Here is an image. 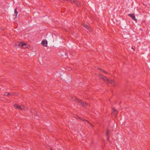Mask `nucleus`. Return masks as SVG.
I'll list each match as a JSON object with an SVG mask.
<instances>
[{
    "label": "nucleus",
    "instance_id": "obj_12",
    "mask_svg": "<svg viewBox=\"0 0 150 150\" xmlns=\"http://www.w3.org/2000/svg\"><path fill=\"white\" fill-rule=\"evenodd\" d=\"M98 69H99L100 70V71L102 72H103L107 74V73L106 71H104L100 68H98Z\"/></svg>",
    "mask_w": 150,
    "mask_h": 150
},
{
    "label": "nucleus",
    "instance_id": "obj_14",
    "mask_svg": "<svg viewBox=\"0 0 150 150\" xmlns=\"http://www.w3.org/2000/svg\"><path fill=\"white\" fill-rule=\"evenodd\" d=\"M14 107L15 108L18 109L19 105L17 104H15L14 105Z\"/></svg>",
    "mask_w": 150,
    "mask_h": 150
},
{
    "label": "nucleus",
    "instance_id": "obj_10",
    "mask_svg": "<svg viewBox=\"0 0 150 150\" xmlns=\"http://www.w3.org/2000/svg\"><path fill=\"white\" fill-rule=\"evenodd\" d=\"M75 4H76V5L78 6H79L80 5V2L76 1V3H75Z\"/></svg>",
    "mask_w": 150,
    "mask_h": 150
},
{
    "label": "nucleus",
    "instance_id": "obj_20",
    "mask_svg": "<svg viewBox=\"0 0 150 150\" xmlns=\"http://www.w3.org/2000/svg\"><path fill=\"white\" fill-rule=\"evenodd\" d=\"M149 96L150 97V93H149Z\"/></svg>",
    "mask_w": 150,
    "mask_h": 150
},
{
    "label": "nucleus",
    "instance_id": "obj_19",
    "mask_svg": "<svg viewBox=\"0 0 150 150\" xmlns=\"http://www.w3.org/2000/svg\"><path fill=\"white\" fill-rule=\"evenodd\" d=\"M71 69H68V70L69 71H70Z\"/></svg>",
    "mask_w": 150,
    "mask_h": 150
},
{
    "label": "nucleus",
    "instance_id": "obj_1",
    "mask_svg": "<svg viewBox=\"0 0 150 150\" xmlns=\"http://www.w3.org/2000/svg\"><path fill=\"white\" fill-rule=\"evenodd\" d=\"M70 99L71 100H74L76 102H78L83 106L87 105L86 103L75 97H71L70 98Z\"/></svg>",
    "mask_w": 150,
    "mask_h": 150
},
{
    "label": "nucleus",
    "instance_id": "obj_5",
    "mask_svg": "<svg viewBox=\"0 0 150 150\" xmlns=\"http://www.w3.org/2000/svg\"><path fill=\"white\" fill-rule=\"evenodd\" d=\"M22 42H17L15 46L17 47L21 48Z\"/></svg>",
    "mask_w": 150,
    "mask_h": 150
},
{
    "label": "nucleus",
    "instance_id": "obj_17",
    "mask_svg": "<svg viewBox=\"0 0 150 150\" xmlns=\"http://www.w3.org/2000/svg\"><path fill=\"white\" fill-rule=\"evenodd\" d=\"M10 94H9V93H7V94H6V93L4 95H5V96H7L8 95H10ZM11 94H10V95H11Z\"/></svg>",
    "mask_w": 150,
    "mask_h": 150
},
{
    "label": "nucleus",
    "instance_id": "obj_9",
    "mask_svg": "<svg viewBox=\"0 0 150 150\" xmlns=\"http://www.w3.org/2000/svg\"><path fill=\"white\" fill-rule=\"evenodd\" d=\"M108 82L111 84H113L114 83V81L113 80L108 79Z\"/></svg>",
    "mask_w": 150,
    "mask_h": 150
},
{
    "label": "nucleus",
    "instance_id": "obj_7",
    "mask_svg": "<svg viewBox=\"0 0 150 150\" xmlns=\"http://www.w3.org/2000/svg\"><path fill=\"white\" fill-rule=\"evenodd\" d=\"M128 15L130 16L132 18L133 20L134 21H137V19L135 18V15L134 14H129Z\"/></svg>",
    "mask_w": 150,
    "mask_h": 150
},
{
    "label": "nucleus",
    "instance_id": "obj_18",
    "mask_svg": "<svg viewBox=\"0 0 150 150\" xmlns=\"http://www.w3.org/2000/svg\"><path fill=\"white\" fill-rule=\"evenodd\" d=\"M80 118V119L81 120H83V118Z\"/></svg>",
    "mask_w": 150,
    "mask_h": 150
},
{
    "label": "nucleus",
    "instance_id": "obj_3",
    "mask_svg": "<svg viewBox=\"0 0 150 150\" xmlns=\"http://www.w3.org/2000/svg\"><path fill=\"white\" fill-rule=\"evenodd\" d=\"M41 44L44 47H46L47 45V42L46 40H42L41 42Z\"/></svg>",
    "mask_w": 150,
    "mask_h": 150
},
{
    "label": "nucleus",
    "instance_id": "obj_13",
    "mask_svg": "<svg viewBox=\"0 0 150 150\" xmlns=\"http://www.w3.org/2000/svg\"><path fill=\"white\" fill-rule=\"evenodd\" d=\"M102 79H103V80L105 81H107L108 82V80L109 79H108L107 77H103V78H102Z\"/></svg>",
    "mask_w": 150,
    "mask_h": 150
},
{
    "label": "nucleus",
    "instance_id": "obj_16",
    "mask_svg": "<svg viewBox=\"0 0 150 150\" xmlns=\"http://www.w3.org/2000/svg\"><path fill=\"white\" fill-rule=\"evenodd\" d=\"M108 132H109V131H108L106 132V135L107 136H108Z\"/></svg>",
    "mask_w": 150,
    "mask_h": 150
},
{
    "label": "nucleus",
    "instance_id": "obj_4",
    "mask_svg": "<svg viewBox=\"0 0 150 150\" xmlns=\"http://www.w3.org/2000/svg\"><path fill=\"white\" fill-rule=\"evenodd\" d=\"M118 111L115 109H113V111L112 113V115L114 117H116L118 114Z\"/></svg>",
    "mask_w": 150,
    "mask_h": 150
},
{
    "label": "nucleus",
    "instance_id": "obj_2",
    "mask_svg": "<svg viewBox=\"0 0 150 150\" xmlns=\"http://www.w3.org/2000/svg\"><path fill=\"white\" fill-rule=\"evenodd\" d=\"M30 46L28 44L22 42L21 48H23L29 49Z\"/></svg>",
    "mask_w": 150,
    "mask_h": 150
},
{
    "label": "nucleus",
    "instance_id": "obj_6",
    "mask_svg": "<svg viewBox=\"0 0 150 150\" xmlns=\"http://www.w3.org/2000/svg\"><path fill=\"white\" fill-rule=\"evenodd\" d=\"M83 26L85 27L86 29L90 31H91L92 29L90 27H89L88 25H87L85 23L83 24Z\"/></svg>",
    "mask_w": 150,
    "mask_h": 150
},
{
    "label": "nucleus",
    "instance_id": "obj_15",
    "mask_svg": "<svg viewBox=\"0 0 150 150\" xmlns=\"http://www.w3.org/2000/svg\"><path fill=\"white\" fill-rule=\"evenodd\" d=\"M86 122L88 123L89 124V125L90 126L92 127L93 126V125L90 123H89L88 121H86Z\"/></svg>",
    "mask_w": 150,
    "mask_h": 150
},
{
    "label": "nucleus",
    "instance_id": "obj_8",
    "mask_svg": "<svg viewBox=\"0 0 150 150\" xmlns=\"http://www.w3.org/2000/svg\"><path fill=\"white\" fill-rule=\"evenodd\" d=\"M25 109V107L23 105H19L18 109H19L20 110H24Z\"/></svg>",
    "mask_w": 150,
    "mask_h": 150
},
{
    "label": "nucleus",
    "instance_id": "obj_11",
    "mask_svg": "<svg viewBox=\"0 0 150 150\" xmlns=\"http://www.w3.org/2000/svg\"><path fill=\"white\" fill-rule=\"evenodd\" d=\"M14 13L16 14V18L17 14H18V12L16 10V8L14 10Z\"/></svg>",
    "mask_w": 150,
    "mask_h": 150
}]
</instances>
